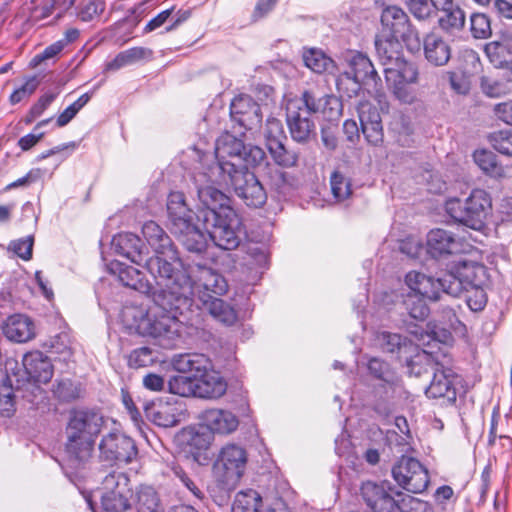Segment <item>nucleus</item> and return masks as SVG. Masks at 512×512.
I'll return each instance as SVG.
<instances>
[{
    "label": "nucleus",
    "instance_id": "obj_1",
    "mask_svg": "<svg viewBox=\"0 0 512 512\" xmlns=\"http://www.w3.org/2000/svg\"><path fill=\"white\" fill-rule=\"evenodd\" d=\"M187 290L182 287H168L167 283H156L153 293L154 306L148 310L139 307H126L123 319L130 328L145 337H151L166 349L174 348L181 340L184 315L193 305V282L187 277Z\"/></svg>",
    "mask_w": 512,
    "mask_h": 512
},
{
    "label": "nucleus",
    "instance_id": "obj_2",
    "mask_svg": "<svg viewBox=\"0 0 512 512\" xmlns=\"http://www.w3.org/2000/svg\"><path fill=\"white\" fill-rule=\"evenodd\" d=\"M104 422L103 415L95 409L80 408L69 412L62 468L70 479L77 477L91 461Z\"/></svg>",
    "mask_w": 512,
    "mask_h": 512
},
{
    "label": "nucleus",
    "instance_id": "obj_3",
    "mask_svg": "<svg viewBox=\"0 0 512 512\" xmlns=\"http://www.w3.org/2000/svg\"><path fill=\"white\" fill-rule=\"evenodd\" d=\"M142 233L156 254L146 261V269L155 282L167 283L166 286L172 288L180 286L188 291V270L169 235L154 221L144 223Z\"/></svg>",
    "mask_w": 512,
    "mask_h": 512
},
{
    "label": "nucleus",
    "instance_id": "obj_4",
    "mask_svg": "<svg viewBox=\"0 0 512 512\" xmlns=\"http://www.w3.org/2000/svg\"><path fill=\"white\" fill-rule=\"evenodd\" d=\"M361 495L373 512H433L428 502L405 495L388 481L364 482Z\"/></svg>",
    "mask_w": 512,
    "mask_h": 512
},
{
    "label": "nucleus",
    "instance_id": "obj_5",
    "mask_svg": "<svg viewBox=\"0 0 512 512\" xmlns=\"http://www.w3.org/2000/svg\"><path fill=\"white\" fill-rule=\"evenodd\" d=\"M202 224L213 243L223 250L236 249L245 233L241 217L231 207L204 212Z\"/></svg>",
    "mask_w": 512,
    "mask_h": 512
},
{
    "label": "nucleus",
    "instance_id": "obj_6",
    "mask_svg": "<svg viewBox=\"0 0 512 512\" xmlns=\"http://www.w3.org/2000/svg\"><path fill=\"white\" fill-rule=\"evenodd\" d=\"M174 365L177 371L196 376V397L219 398L226 392V382L219 373L207 369L208 360L203 355H182Z\"/></svg>",
    "mask_w": 512,
    "mask_h": 512
},
{
    "label": "nucleus",
    "instance_id": "obj_7",
    "mask_svg": "<svg viewBox=\"0 0 512 512\" xmlns=\"http://www.w3.org/2000/svg\"><path fill=\"white\" fill-rule=\"evenodd\" d=\"M490 208L489 194L482 189H474L464 202L458 198H452L445 204V210L452 219L477 231L484 228Z\"/></svg>",
    "mask_w": 512,
    "mask_h": 512
},
{
    "label": "nucleus",
    "instance_id": "obj_8",
    "mask_svg": "<svg viewBox=\"0 0 512 512\" xmlns=\"http://www.w3.org/2000/svg\"><path fill=\"white\" fill-rule=\"evenodd\" d=\"M234 166L226 167V176L218 178L220 183L233 188L235 194L249 207H262L267 201V193L260 180L245 167L234 170Z\"/></svg>",
    "mask_w": 512,
    "mask_h": 512
},
{
    "label": "nucleus",
    "instance_id": "obj_9",
    "mask_svg": "<svg viewBox=\"0 0 512 512\" xmlns=\"http://www.w3.org/2000/svg\"><path fill=\"white\" fill-rule=\"evenodd\" d=\"M247 452L237 444H227L219 452L213 471L216 480L226 489H233L244 475Z\"/></svg>",
    "mask_w": 512,
    "mask_h": 512
},
{
    "label": "nucleus",
    "instance_id": "obj_10",
    "mask_svg": "<svg viewBox=\"0 0 512 512\" xmlns=\"http://www.w3.org/2000/svg\"><path fill=\"white\" fill-rule=\"evenodd\" d=\"M450 359L435 362L433 378L426 388L425 394L428 398L443 399L449 404H454L457 393L462 386V377L454 370Z\"/></svg>",
    "mask_w": 512,
    "mask_h": 512
},
{
    "label": "nucleus",
    "instance_id": "obj_11",
    "mask_svg": "<svg viewBox=\"0 0 512 512\" xmlns=\"http://www.w3.org/2000/svg\"><path fill=\"white\" fill-rule=\"evenodd\" d=\"M193 183L197 192L199 201L202 203L203 208L200 210V215L203 218V213L206 211L218 212L224 207L229 206V198L214 184L224 185L218 181V173L208 168V171H196L192 176Z\"/></svg>",
    "mask_w": 512,
    "mask_h": 512
},
{
    "label": "nucleus",
    "instance_id": "obj_12",
    "mask_svg": "<svg viewBox=\"0 0 512 512\" xmlns=\"http://www.w3.org/2000/svg\"><path fill=\"white\" fill-rule=\"evenodd\" d=\"M397 484L411 493H422L429 485L428 470L415 458L402 456L392 468Z\"/></svg>",
    "mask_w": 512,
    "mask_h": 512
},
{
    "label": "nucleus",
    "instance_id": "obj_13",
    "mask_svg": "<svg viewBox=\"0 0 512 512\" xmlns=\"http://www.w3.org/2000/svg\"><path fill=\"white\" fill-rule=\"evenodd\" d=\"M489 276L486 267L476 262H460L455 273L444 274L448 282V295L459 297L464 288L485 286Z\"/></svg>",
    "mask_w": 512,
    "mask_h": 512
},
{
    "label": "nucleus",
    "instance_id": "obj_14",
    "mask_svg": "<svg viewBox=\"0 0 512 512\" xmlns=\"http://www.w3.org/2000/svg\"><path fill=\"white\" fill-rule=\"evenodd\" d=\"M138 454L132 438L121 432L104 435L99 443V458L110 464L116 462L130 463Z\"/></svg>",
    "mask_w": 512,
    "mask_h": 512
},
{
    "label": "nucleus",
    "instance_id": "obj_15",
    "mask_svg": "<svg viewBox=\"0 0 512 512\" xmlns=\"http://www.w3.org/2000/svg\"><path fill=\"white\" fill-rule=\"evenodd\" d=\"M246 144L244 141L232 133L226 131L221 134L216 140L215 156L216 164L211 166V170L218 173V178L226 176L224 168L228 165H233L234 170L244 168L241 165V155L244 151Z\"/></svg>",
    "mask_w": 512,
    "mask_h": 512
},
{
    "label": "nucleus",
    "instance_id": "obj_16",
    "mask_svg": "<svg viewBox=\"0 0 512 512\" xmlns=\"http://www.w3.org/2000/svg\"><path fill=\"white\" fill-rule=\"evenodd\" d=\"M22 364L27 375V383L20 384L17 380L16 391L22 389L23 386L29 385L39 390L35 384H46L53 377V365L48 356L41 351H31L23 356Z\"/></svg>",
    "mask_w": 512,
    "mask_h": 512
},
{
    "label": "nucleus",
    "instance_id": "obj_17",
    "mask_svg": "<svg viewBox=\"0 0 512 512\" xmlns=\"http://www.w3.org/2000/svg\"><path fill=\"white\" fill-rule=\"evenodd\" d=\"M167 214L172 233L183 231L189 225L202 221L200 213L196 215L186 203L182 192H171L167 198Z\"/></svg>",
    "mask_w": 512,
    "mask_h": 512
},
{
    "label": "nucleus",
    "instance_id": "obj_18",
    "mask_svg": "<svg viewBox=\"0 0 512 512\" xmlns=\"http://www.w3.org/2000/svg\"><path fill=\"white\" fill-rule=\"evenodd\" d=\"M230 116L231 120L244 130L255 129L262 122L259 104L247 95L234 98L230 105Z\"/></svg>",
    "mask_w": 512,
    "mask_h": 512
},
{
    "label": "nucleus",
    "instance_id": "obj_19",
    "mask_svg": "<svg viewBox=\"0 0 512 512\" xmlns=\"http://www.w3.org/2000/svg\"><path fill=\"white\" fill-rule=\"evenodd\" d=\"M107 270L125 287L152 296L157 291V288H154L148 280L144 279L142 272L132 266L113 260L107 264Z\"/></svg>",
    "mask_w": 512,
    "mask_h": 512
},
{
    "label": "nucleus",
    "instance_id": "obj_20",
    "mask_svg": "<svg viewBox=\"0 0 512 512\" xmlns=\"http://www.w3.org/2000/svg\"><path fill=\"white\" fill-rule=\"evenodd\" d=\"M357 112L360 120L362 133L367 142L377 146L383 142V127L381 116L377 108L369 101H359Z\"/></svg>",
    "mask_w": 512,
    "mask_h": 512
},
{
    "label": "nucleus",
    "instance_id": "obj_21",
    "mask_svg": "<svg viewBox=\"0 0 512 512\" xmlns=\"http://www.w3.org/2000/svg\"><path fill=\"white\" fill-rule=\"evenodd\" d=\"M300 102H287L286 122L294 141L298 143L307 142L314 133L315 125L307 115V112L300 111Z\"/></svg>",
    "mask_w": 512,
    "mask_h": 512
},
{
    "label": "nucleus",
    "instance_id": "obj_22",
    "mask_svg": "<svg viewBox=\"0 0 512 512\" xmlns=\"http://www.w3.org/2000/svg\"><path fill=\"white\" fill-rule=\"evenodd\" d=\"M462 243L453 233L436 228L427 235V252L435 259L461 253Z\"/></svg>",
    "mask_w": 512,
    "mask_h": 512
},
{
    "label": "nucleus",
    "instance_id": "obj_23",
    "mask_svg": "<svg viewBox=\"0 0 512 512\" xmlns=\"http://www.w3.org/2000/svg\"><path fill=\"white\" fill-rule=\"evenodd\" d=\"M112 246L116 253L131 260V262L146 268L147 248L143 241L135 234L126 232L113 237Z\"/></svg>",
    "mask_w": 512,
    "mask_h": 512
},
{
    "label": "nucleus",
    "instance_id": "obj_24",
    "mask_svg": "<svg viewBox=\"0 0 512 512\" xmlns=\"http://www.w3.org/2000/svg\"><path fill=\"white\" fill-rule=\"evenodd\" d=\"M381 23L392 38L407 40L416 35L407 14L397 6H388L382 11Z\"/></svg>",
    "mask_w": 512,
    "mask_h": 512
},
{
    "label": "nucleus",
    "instance_id": "obj_25",
    "mask_svg": "<svg viewBox=\"0 0 512 512\" xmlns=\"http://www.w3.org/2000/svg\"><path fill=\"white\" fill-rule=\"evenodd\" d=\"M423 53L430 65L442 67L449 62L452 49L441 35L431 32L423 38Z\"/></svg>",
    "mask_w": 512,
    "mask_h": 512
},
{
    "label": "nucleus",
    "instance_id": "obj_26",
    "mask_svg": "<svg viewBox=\"0 0 512 512\" xmlns=\"http://www.w3.org/2000/svg\"><path fill=\"white\" fill-rule=\"evenodd\" d=\"M149 416L157 426L170 428L182 421L184 411L182 405L177 402L160 401L151 408Z\"/></svg>",
    "mask_w": 512,
    "mask_h": 512
},
{
    "label": "nucleus",
    "instance_id": "obj_27",
    "mask_svg": "<svg viewBox=\"0 0 512 512\" xmlns=\"http://www.w3.org/2000/svg\"><path fill=\"white\" fill-rule=\"evenodd\" d=\"M287 102H300L298 105L300 111L307 112V115L322 113L327 115V110L332 111L333 105H338V100L331 95L324 94L319 96L313 90H306L300 98L290 99Z\"/></svg>",
    "mask_w": 512,
    "mask_h": 512
},
{
    "label": "nucleus",
    "instance_id": "obj_28",
    "mask_svg": "<svg viewBox=\"0 0 512 512\" xmlns=\"http://www.w3.org/2000/svg\"><path fill=\"white\" fill-rule=\"evenodd\" d=\"M348 61L355 83L374 85L377 87L378 83L381 82L374 65L367 55L361 52H356L350 56Z\"/></svg>",
    "mask_w": 512,
    "mask_h": 512
},
{
    "label": "nucleus",
    "instance_id": "obj_29",
    "mask_svg": "<svg viewBox=\"0 0 512 512\" xmlns=\"http://www.w3.org/2000/svg\"><path fill=\"white\" fill-rule=\"evenodd\" d=\"M202 419L210 431L219 434L232 433L239 425L232 412L222 409H207L203 412Z\"/></svg>",
    "mask_w": 512,
    "mask_h": 512
},
{
    "label": "nucleus",
    "instance_id": "obj_30",
    "mask_svg": "<svg viewBox=\"0 0 512 512\" xmlns=\"http://www.w3.org/2000/svg\"><path fill=\"white\" fill-rule=\"evenodd\" d=\"M4 334L11 341L24 343L35 337V325L28 316L15 314L7 319Z\"/></svg>",
    "mask_w": 512,
    "mask_h": 512
},
{
    "label": "nucleus",
    "instance_id": "obj_31",
    "mask_svg": "<svg viewBox=\"0 0 512 512\" xmlns=\"http://www.w3.org/2000/svg\"><path fill=\"white\" fill-rule=\"evenodd\" d=\"M199 300L208 313L223 325L232 326L237 322V312L224 300L214 297L211 294L199 296Z\"/></svg>",
    "mask_w": 512,
    "mask_h": 512
},
{
    "label": "nucleus",
    "instance_id": "obj_32",
    "mask_svg": "<svg viewBox=\"0 0 512 512\" xmlns=\"http://www.w3.org/2000/svg\"><path fill=\"white\" fill-rule=\"evenodd\" d=\"M197 272V280L191 279L193 282V290L197 286H202L207 292H212L213 294L221 295L226 292L227 283L223 276L215 270L204 265H197ZM188 274L190 273L188 272ZM194 294L193 292V295Z\"/></svg>",
    "mask_w": 512,
    "mask_h": 512
},
{
    "label": "nucleus",
    "instance_id": "obj_33",
    "mask_svg": "<svg viewBox=\"0 0 512 512\" xmlns=\"http://www.w3.org/2000/svg\"><path fill=\"white\" fill-rule=\"evenodd\" d=\"M153 51L145 47H132L118 53L114 59L105 64L106 71H116L141 60L151 59Z\"/></svg>",
    "mask_w": 512,
    "mask_h": 512
},
{
    "label": "nucleus",
    "instance_id": "obj_34",
    "mask_svg": "<svg viewBox=\"0 0 512 512\" xmlns=\"http://www.w3.org/2000/svg\"><path fill=\"white\" fill-rule=\"evenodd\" d=\"M386 82H406L416 83L418 80V70L415 64L406 61L403 57L399 58L391 66L384 68Z\"/></svg>",
    "mask_w": 512,
    "mask_h": 512
},
{
    "label": "nucleus",
    "instance_id": "obj_35",
    "mask_svg": "<svg viewBox=\"0 0 512 512\" xmlns=\"http://www.w3.org/2000/svg\"><path fill=\"white\" fill-rule=\"evenodd\" d=\"M183 231H176L174 234L178 237L184 248L192 253L201 254L206 250L207 241L201 231L198 222L189 225Z\"/></svg>",
    "mask_w": 512,
    "mask_h": 512
},
{
    "label": "nucleus",
    "instance_id": "obj_36",
    "mask_svg": "<svg viewBox=\"0 0 512 512\" xmlns=\"http://www.w3.org/2000/svg\"><path fill=\"white\" fill-rule=\"evenodd\" d=\"M376 345L385 353H401L412 347V342L405 336L389 331L377 333Z\"/></svg>",
    "mask_w": 512,
    "mask_h": 512
},
{
    "label": "nucleus",
    "instance_id": "obj_37",
    "mask_svg": "<svg viewBox=\"0 0 512 512\" xmlns=\"http://www.w3.org/2000/svg\"><path fill=\"white\" fill-rule=\"evenodd\" d=\"M178 372L177 375L172 376L168 381L169 392L181 397H196V376L189 372Z\"/></svg>",
    "mask_w": 512,
    "mask_h": 512
},
{
    "label": "nucleus",
    "instance_id": "obj_38",
    "mask_svg": "<svg viewBox=\"0 0 512 512\" xmlns=\"http://www.w3.org/2000/svg\"><path fill=\"white\" fill-rule=\"evenodd\" d=\"M285 141L273 142L267 147L274 163L283 168H291L297 165L299 153L289 149L284 144Z\"/></svg>",
    "mask_w": 512,
    "mask_h": 512
},
{
    "label": "nucleus",
    "instance_id": "obj_39",
    "mask_svg": "<svg viewBox=\"0 0 512 512\" xmlns=\"http://www.w3.org/2000/svg\"><path fill=\"white\" fill-rule=\"evenodd\" d=\"M261 507L262 498L260 494L253 489H248L236 494L232 512H261Z\"/></svg>",
    "mask_w": 512,
    "mask_h": 512
},
{
    "label": "nucleus",
    "instance_id": "obj_40",
    "mask_svg": "<svg viewBox=\"0 0 512 512\" xmlns=\"http://www.w3.org/2000/svg\"><path fill=\"white\" fill-rule=\"evenodd\" d=\"M400 44L398 39H376L375 48L377 56L381 62V64L385 67L391 66L394 64L399 58H401L399 52Z\"/></svg>",
    "mask_w": 512,
    "mask_h": 512
},
{
    "label": "nucleus",
    "instance_id": "obj_41",
    "mask_svg": "<svg viewBox=\"0 0 512 512\" xmlns=\"http://www.w3.org/2000/svg\"><path fill=\"white\" fill-rule=\"evenodd\" d=\"M466 16L459 6L450 5L442 10L439 18L440 27L449 33L461 30L465 25Z\"/></svg>",
    "mask_w": 512,
    "mask_h": 512
},
{
    "label": "nucleus",
    "instance_id": "obj_42",
    "mask_svg": "<svg viewBox=\"0 0 512 512\" xmlns=\"http://www.w3.org/2000/svg\"><path fill=\"white\" fill-rule=\"evenodd\" d=\"M132 492H102L101 504L105 512H125L131 507Z\"/></svg>",
    "mask_w": 512,
    "mask_h": 512
},
{
    "label": "nucleus",
    "instance_id": "obj_43",
    "mask_svg": "<svg viewBox=\"0 0 512 512\" xmlns=\"http://www.w3.org/2000/svg\"><path fill=\"white\" fill-rule=\"evenodd\" d=\"M305 66L315 73H323L333 68L334 62L323 51L315 48L306 50L303 53Z\"/></svg>",
    "mask_w": 512,
    "mask_h": 512
},
{
    "label": "nucleus",
    "instance_id": "obj_44",
    "mask_svg": "<svg viewBox=\"0 0 512 512\" xmlns=\"http://www.w3.org/2000/svg\"><path fill=\"white\" fill-rule=\"evenodd\" d=\"M83 388L79 382H74L71 379L57 380L54 386L53 393L56 398L62 402H72L78 400L83 395Z\"/></svg>",
    "mask_w": 512,
    "mask_h": 512
},
{
    "label": "nucleus",
    "instance_id": "obj_45",
    "mask_svg": "<svg viewBox=\"0 0 512 512\" xmlns=\"http://www.w3.org/2000/svg\"><path fill=\"white\" fill-rule=\"evenodd\" d=\"M424 284L417 293L420 297L427 298L432 301H438L442 294L448 295V282L441 278H433L431 276L422 277Z\"/></svg>",
    "mask_w": 512,
    "mask_h": 512
},
{
    "label": "nucleus",
    "instance_id": "obj_46",
    "mask_svg": "<svg viewBox=\"0 0 512 512\" xmlns=\"http://www.w3.org/2000/svg\"><path fill=\"white\" fill-rule=\"evenodd\" d=\"M424 299L415 293L405 295L402 304L411 318L423 321L429 316L430 310Z\"/></svg>",
    "mask_w": 512,
    "mask_h": 512
},
{
    "label": "nucleus",
    "instance_id": "obj_47",
    "mask_svg": "<svg viewBox=\"0 0 512 512\" xmlns=\"http://www.w3.org/2000/svg\"><path fill=\"white\" fill-rule=\"evenodd\" d=\"M391 132L395 141L402 147H410L414 143L411 122L400 116L391 123Z\"/></svg>",
    "mask_w": 512,
    "mask_h": 512
},
{
    "label": "nucleus",
    "instance_id": "obj_48",
    "mask_svg": "<svg viewBox=\"0 0 512 512\" xmlns=\"http://www.w3.org/2000/svg\"><path fill=\"white\" fill-rule=\"evenodd\" d=\"M242 162L245 163L243 166L246 169L248 167L258 169L260 175L263 173L264 165L270 164L265 151L261 147L251 144L245 146L241 155V163Z\"/></svg>",
    "mask_w": 512,
    "mask_h": 512
},
{
    "label": "nucleus",
    "instance_id": "obj_49",
    "mask_svg": "<svg viewBox=\"0 0 512 512\" xmlns=\"http://www.w3.org/2000/svg\"><path fill=\"white\" fill-rule=\"evenodd\" d=\"M103 492L126 493L132 492L129 487V478L123 472L113 470L102 481Z\"/></svg>",
    "mask_w": 512,
    "mask_h": 512
},
{
    "label": "nucleus",
    "instance_id": "obj_50",
    "mask_svg": "<svg viewBox=\"0 0 512 512\" xmlns=\"http://www.w3.org/2000/svg\"><path fill=\"white\" fill-rule=\"evenodd\" d=\"M260 176L267 180L273 189L279 192H282L287 186H291L289 174L271 163L264 165L263 173Z\"/></svg>",
    "mask_w": 512,
    "mask_h": 512
},
{
    "label": "nucleus",
    "instance_id": "obj_51",
    "mask_svg": "<svg viewBox=\"0 0 512 512\" xmlns=\"http://www.w3.org/2000/svg\"><path fill=\"white\" fill-rule=\"evenodd\" d=\"M138 512H164L156 491L150 486L141 487L138 491Z\"/></svg>",
    "mask_w": 512,
    "mask_h": 512
},
{
    "label": "nucleus",
    "instance_id": "obj_52",
    "mask_svg": "<svg viewBox=\"0 0 512 512\" xmlns=\"http://www.w3.org/2000/svg\"><path fill=\"white\" fill-rule=\"evenodd\" d=\"M75 0H48L42 7L34 10V17L37 20H43L58 11L55 19H59L63 13L73 6Z\"/></svg>",
    "mask_w": 512,
    "mask_h": 512
},
{
    "label": "nucleus",
    "instance_id": "obj_53",
    "mask_svg": "<svg viewBox=\"0 0 512 512\" xmlns=\"http://www.w3.org/2000/svg\"><path fill=\"white\" fill-rule=\"evenodd\" d=\"M473 159L477 166L486 174L500 176L502 168L497 164L496 156L493 152L487 150H477L473 154Z\"/></svg>",
    "mask_w": 512,
    "mask_h": 512
},
{
    "label": "nucleus",
    "instance_id": "obj_54",
    "mask_svg": "<svg viewBox=\"0 0 512 512\" xmlns=\"http://www.w3.org/2000/svg\"><path fill=\"white\" fill-rule=\"evenodd\" d=\"M367 368L373 377L382 380L386 384L392 385L395 382V373L384 360L377 357L371 358L368 361Z\"/></svg>",
    "mask_w": 512,
    "mask_h": 512
},
{
    "label": "nucleus",
    "instance_id": "obj_55",
    "mask_svg": "<svg viewBox=\"0 0 512 512\" xmlns=\"http://www.w3.org/2000/svg\"><path fill=\"white\" fill-rule=\"evenodd\" d=\"M331 191L337 201H344L351 194V182L341 172L334 171L330 177Z\"/></svg>",
    "mask_w": 512,
    "mask_h": 512
},
{
    "label": "nucleus",
    "instance_id": "obj_56",
    "mask_svg": "<svg viewBox=\"0 0 512 512\" xmlns=\"http://www.w3.org/2000/svg\"><path fill=\"white\" fill-rule=\"evenodd\" d=\"M489 141L497 152L512 157V129L492 133Z\"/></svg>",
    "mask_w": 512,
    "mask_h": 512
},
{
    "label": "nucleus",
    "instance_id": "obj_57",
    "mask_svg": "<svg viewBox=\"0 0 512 512\" xmlns=\"http://www.w3.org/2000/svg\"><path fill=\"white\" fill-rule=\"evenodd\" d=\"M468 307L472 311H481L487 303V295L484 286L464 288L463 293Z\"/></svg>",
    "mask_w": 512,
    "mask_h": 512
},
{
    "label": "nucleus",
    "instance_id": "obj_58",
    "mask_svg": "<svg viewBox=\"0 0 512 512\" xmlns=\"http://www.w3.org/2000/svg\"><path fill=\"white\" fill-rule=\"evenodd\" d=\"M263 135L266 146L287 139L281 121L276 118L267 119Z\"/></svg>",
    "mask_w": 512,
    "mask_h": 512
},
{
    "label": "nucleus",
    "instance_id": "obj_59",
    "mask_svg": "<svg viewBox=\"0 0 512 512\" xmlns=\"http://www.w3.org/2000/svg\"><path fill=\"white\" fill-rule=\"evenodd\" d=\"M104 10V0H83L79 7L78 17L84 22H89L102 14Z\"/></svg>",
    "mask_w": 512,
    "mask_h": 512
},
{
    "label": "nucleus",
    "instance_id": "obj_60",
    "mask_svg": "<svg viewBox=\"0 0 512 512\" xmlns=\"http://www.w3.org/2000/svg\"><path fill=\"white\" fill-rule=\"evenodd\" d=\"M471 33L475 38L485 39L491 35L489 18L482 13H474L470 18Z\"/></svg>",
    "mask_w": 512,
    "mask_h": 512
},
{
    "label": "nucleus",
    "instance_id": "obj_61",
    "mask_svg": "<svg viewBox=\"0 0 512 512\" xmlns=\"http://www.w3.org/2000/svg\"><path fill=\"white\" fill-rule=\"evenodd\" d=\"M188 446L197 450H205L210 446V438L207 434L201 433L194 428L185 429L181 434Z\"/></svg>",
    "mask_w": 512,
    "mask_h": 512
},
{
    "label": "nucleus",
    "instance_id": "obj_62",
    "mask_svg": "<svg viewBox=\"0 0 512 512\" xmlns=\"http://www.w3.org/2000/svg\"><path fill=\"white\" fill-rule=\"evenodd\" d=\"M153 362V351L149 347L137 348L133 350L128 357V364L131 368L146 367Z\"/></svg>",
    "mask_w": 512,
    "mask_h": 512
},
{
    "label": "nucleus",
    "instance_id": "obj_63",
    "mask_svg": "<svg viewBox=\"0 0 512 512\" xmlns=\"http://www.w3.org/2000/svg\"><path fill=\"white\" fill-rule=\"evenodd\" d=\"M405 3L412 15L419 20H425L432 14L429 0H405Z\"/></svg>",
    "mask_w": 512,
    "mask_h": 512
},
{
    "label": "nucleus",
    "instance_id": "obj_64",
    "mask_svg": "<svg viewBox=\"0 0 512 512\" xmlns=\"http://www.w3.org/2000/svg\"><path fill=\"white\" fill-rule=\"evenodd\" d=\"M38 81L35 77L29 78L26 80V82L19 88H17L11 95H10V102L11 104L15 105L22 100L30 97L35 90L37 89Z\"/></svg>",
    "mask_w": 512,
    "mask_h": 512
}]
</instances>
